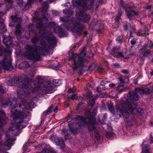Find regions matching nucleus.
Returning a JSON list of instances; mask_svg holds the SVG:
<instances>
[{"mask_svg": "<svg viewBox=\"0 0 153 153\" xmlns=\"http://www.w3.org/2000/svg\"><path fill=\"white\" fill-rule=\"evenodd\" d=\"M34 74L33 71L25 75V79L22 81L20 83V88L17 89V95L18 97L20 99L23 100L21 104L19 105L18 108L20 109L17 111L16 107L12 108L11 110L12 116L14 119L20 120L18 122H25L24 119L27 117H30V114L29 112L26 111V109L30 110L35 106V104L33 102L28 103L26 100H24V98L27 94L24 90L23 88H27L29 87L30 82L34 76Z\"/></svg>", "mask_w": 153, "mask_h": 153, "instance_id": "1", "label": "nucleus"}, {"mask_svg": "<svg viewBox=\"0 0 153 153\" xmlns=\"http://www.w3.org/2000/svg\"><path fill=\"white\" fill-rule=\"evenodd\" d=\"M151 90L148 87H144L142 88H136L135 91L130 92V98L128 99L124 98L121 103L116 106L115 110L111 105L108 106V108L111 112L113 114L118 116L119 117H123L125 118H128L130 116V114H132L134 109V107L131 104V102L130 101H137L139 100L138 94H140L145 93L146 94H150Z\"/></svg>", "mask_w": 153, "mask_h": 153, "instance_id": "2", "label": "nucleus"}, {"mask_svg": "<svg viewBox=\"0 0 153 153\" xmlns=\"http://www.w3.org/2000/svg\"><path fill=\"white\" fill-rule=\"evenodd\" d=\"M45 34L42 36V39L40 42V45L38 46H32L30 45H26L25 49L26 51L24 54V56L27 59L35 61L38 60L40 55L45 54L49 53L50 47L46 44L48 42L51 47L53 48L56 45V40L54 36H52L49 37H45Z\"/></svg>", "mask_w": 153, "mask_h": 153, "instance_id": "3", "label": "nucleus"}, {"mask_svg": "<svg viewBox=\"0 0 153 153\" xmlns=\"http://www.w3.org/2000/svg\"><path fill=\"white\" fill-rule=\"evenodd\" d=\"M94 1L93 0H72L73 5L70 6V8L69 10L64 9L63 12L65 15H73L74 12L72 10L76 7V16L77 19L82 21L88 22L90 16L82 10L91 8Z\"/></svg>", "mask_w": 153, "mask_h": 153, "instance_id": "4", "label": "nucleus"}, {"mask_svg": "<svg viewBox=\"0 0 153 153\" xmlns=\"http://www.w3.org/2000/svg\"><path fill=\"white\" fill-rule=\"evenodd\" d=\"M97 111V108H94L91 115L90 110H86L82 116H79L75 119L76 123L80 126L86 125L88 126L89 129H94L95 128L94 125L96 121L94 115L96 114Z\"/></svg>", "mask_w": 153, "mask_h": 153, "instance_id": "5", "label": "nucleus"}, {"mask_svg": "<svg viewBox=\"0 0 153 153\" xmlns=\"http://www.w3.org/2000/svg\"><path fill=\"white\" fill-rule=\"evenodd\" d=\"M85 47H83L79 54L72 53L69 57L70 62L71 63V67L74 70L80 67L84 66L88 62V60L83 57L86 55Z\"/></svg>", "mask_w": 153, "mask_h": 153, "instance_id": "6", "label": "nucleus"}, {"mask_svg": "<svg viewBox=\"0 0 153 153\" xmlns=\"http://www.w3.org/2000/svg\"><path fill=\"white\" fill-rule=\"evenodd\" d=\"M69 18L67 16L60 17V20L62 22H68V25L66 26L67 28L79 36L82 32L84 27L79 20L72 18L69 20Z\"/></svg>", "mask_w": 153, "mask_h": 153, "instance_id": "7", "label": "nucleus"}, {"mask_svg": "<svg viewBox=\"0 0 153 153\" xmlns=\"http://www.w3.org/2000/svg\"><path fill=\"white\" fill-rule=\"evenodd\" d=\"M46 20V19L44 18L40 19L39 20L40 23L36 24V27L38 28H40L42 30H43L46 29V27L47 26L51 28H53L54 32L59 34L61 36H66L68 35V33L67 32L63 30L55 22H51L49 25H48L47 24L42 22L43 20Z\"/></svg>", "mask_w": 153, "mask_h": 153, "instance_id": "8", "label": "nucleus"}, {"mask_svg": "<svg viewBox=\"0 0 153 153\" xmlns=\"http://www.w3.org/2000/svg\"><path fill=\"white\" fill-rule=\"evenodd\" d=\"M3 50L0 47V56L3 54ZM4 69L5 70L12 71L13 69V67L12 65L11 60L10 58H4L1 61H0V71Z\"/></svg>", "mask_w": 153, "mask_h": 153, "instance_id": "9", "label": "nucleus"}, {"mask_svg": "<svg viewBox=\"0 0 153 153\" xmlns=\"http://www.w3.org/2000/svg\"><path fill=\"white\" fill-rule=\"evenodd\" d=\"M13 134H6V141L2 145V148L6 150H9L11 148V146L13 145L12 142L15 141L16 140V138L15 137L17 134H15V135H11Z\"/></svg>", "mask_w": 153, "mask_h": 153, "instance_id": "10", "label": "nucleus"}, {"mask_svg": "<svg viewBox=\"0 0 153 153\" xmlns=\"http://www.w3.org/2000/svg\"><path fill=\"white\" fill-rule=\"evenodd\" d=\"M50 139L53 143L56 145H59L62 150L63 151L64 149L65 145L63 140L62 139H59L55 135L53 134L51 136Z\"/></svg>", "mask_w": 153, "mask_h": 153, "instance_id": "11", "label": "nucleus"}, {"mask_svg": "<svg viewBox=\"0 0 153 153\" xmlns=\"http://www.w3.org/2000/svg\"><path fill=\"white\" fill-rule=\"evenodd\" d=\"M54 85L52 84L50 81H48L44 85L42 90V92L45 93H51L54 91Z\"/></svg>", "mask_w": 153, "mask_h": 153, "instance_id": "12", "label": "nucleus"}, {"mask_svg": "<svg viewBox=\"0 0 153 153\" xmlns=\"http://www.w3.org/2000/svg\"><path fill=\"white\" fill-rule=\"evenodd\" d=\"M7 119L4 112L0 110V127L6 124Z\"/></svg>", "mask_w": 153, "mask_h": 153, "instance_id": "13", "label": "nucleus"}, {"mask_svg": "<svg viewBox=\"0 0 153 153\" xmlns=\"http://www.w3.org/2000/svg\"><path fill=\"white\" fill-rule=\"evenodd\" d=\"M141 147L142 151L141 153H150V149L149 145L147 144L146 142H143Z\"/></svg>", "mask_w": 153, "mask_h": 153, "instance_id": "14", "label": "nucleus"}, {"mask_svg": "<svg viewBox=\"0 0 153 153\" xmlns=\"http://www.w3.org/2000/svg\"><path fill=\"white\" fill-rule=\"evenodd\" d=\"M42 82V80L41 79V77H39L37 78V84L34 83L35 84V88L32 90L33 92H35L39 90L40 88L41 84Z\"/></svg>", "mask_w": 153, "mask_h": 153, "instance_id": "15", "label": "nucleus"}, {"mask_svg": "<svg viewBox=\"0 0 153 153\" xmlns=\"http://www.w3.org/2000/svg\"><path fill=\"white\" fill-rule=\"evenodd\" d=\"M119 79L120 80V84L118 85L116 87V88L119 92H121L124 91L125 90L123 86L124 84L125 83V82L124 80L121 78H119Z\"/></svg>", "mask_w": 153, "mask_h": 153, "instance_id": "16", "label": "nucleus"}, {"mask_svg": "<svg viewBox=\"0 0 153 153\" xmlns=\"http://www.w3.org/2000/svg\"><path fill=\"white\" fill-rule=\"evenodd\" d=\"M3 38V42L6 46H9L11 44V38L10 36L7 37L5 36H4Z\"/></svg>", "mask_w": 153, "mask_h": 153, "instance_id": "17", "label": "nucleus"}, {"mask_svg": "<svg viewBox=\"0 0 153 153\" xmlns=\"http://www.w3.org/2000/svg\"><path fill=\"white\" fill-rule=\"evenodd\" d=\"M127 12V15L128 18L130 19H131L134 15H137L138 13L133 10H130V9L129 8L128 10H125Z\"/></svg>", "mask_w": 153, "mask_h": 153, "instance_id": "18", "label": "nucleus"}, {"mask_svg": "<svg viewBox=\"0 0 153 153\" xmlns=\"http://www.w3.org/2000/svg\"><path fill=\"white\" fill-rule=\"evenodd\" d=\"M25 127V126H23L22 124H12L11 126L9 128V130H14L19 128H22Z\"/></svg>", "mask_w": 153, "mask_h": 153, "instance_id": "19", "label": "nucleus"}, {"mask_svg": "<svg viewBox=\"0 0 153 153\" xmlns=\"http://www.w3.org/2000/svg\"><path fill=\"white\" fill-rule=\"evenodd\" d=\"M29 66V63L26 61L22 62L19 65V68L20 69H25Z\"/></svg>", "mask_w": 153, "mask_h": 153, "instance_id": "20", "label": "nucleus"}, {"mask_svg": "<svg viewBox=\"0 0 153 153\" xmlns=\"http://www.w3.org/2000/svg\"><path fill=\"white\" fill-rule=\"evenodd\" d=\"M22 30L21 25L20 24H18L16 27V34L17 36L18 35H20Z\"/></svg>", "mask_w": 153, "mask_h": 153, "instance_id": "21", "label": "nucleus"}, {"mask_svg": "<svg viewBox=\"0 0 153 153\" xmlns=\"http://www.w3.org/2000/svg\"><path fill=\"white\" fill-rule=\"evenodd\" d=\"M39 40V37L37 36H36L32 38L31 41L33 44L35 45L38 42Z\"/></svg>", "mask_w": 153, "mask_h": 153, "instance_id": "22", "label": "nucleus"}, {"mask_svg": "<svg viewBox=\"0 0 153 153\" xmlns=\"http://www.w3.org/2000/svg\"><path fill=\"white\" fill-rule=\"evenodd\" d=\"M13 1L11 0H5V3L7 8H10L12 6Z\"/></svg>", "mask_w": 153, "mask_h": 153, "instance_id": "23", "label": "nucleus"}, {"mask_svg": "<svg viewBox=\"0 0 153 153\" xmlns=\"http://www.w3.org/2000/svg\"><path fill=\"white\" fill-rule=\"evenodd\" d=\"M17 99L15 98L13 99L12 102H7L6 104L7 105H10V106H13L16 104Z\"/></svg>", "mask_w": 153, "mask_h": 153, "instance_id": "24", "label": "nucleus"}, {"mask_svg": "<svg viewBox=\"0 0 153 153\" xmlns=\"http://www.w3.org/2000/svg\"><path fill=\"white\" fill-rule=\"evenodd\" d=\"M86 98L88 100H89L91 98H96L97 97L96 96H93L92 93L91 92H88L86 96Z\"/></svg>", "mask_w": 153, "mask_h": 153, "instance_id": "25", "label": "nucleus"}, {"mask_svg": "<svg viewBox=\"0 0 153 153\" xmlns=\"http://www.w3.org/2000/svg\"><path fill=\"white\" fill-rule=\"evenodd\" d=\"M122 15V12H119L117 16L115 18V22L118 24L119 22V19H120Z\"/></svg>", "mask_w": 153, "mask_h": 153, "instance_id": "26", "label": "nucleus"}, {"mask_svg": "<svg viewBox=\"0 0 153 153\" xmlns=\"http://www.w3.org/2000/svg\"><path fill=\"white\" fill-rule=\"evenodd\" d=\"M105 137L108 139H112L117 137L116 134H105Z\"/></svg>", "mask_w": 153, "mask_h": 153, "instance_id": "27", "label": "nucleus"}, {"mask_svg": "<svg viewBox=\"0 0 153 153\" xmlns=\"http://www.w3.org/2000/svg\"><path fill=\"white\" fill-rule=\"evenodd\" d=\"M115 56L117 58H125L123 54V53L122 52L117 53Z\"/></svg>", "mask_w": 153, "mask_h": 153, "instance_id": "28", "label": "nucleus"}, {"mask_svg": "<svg viewBox=\"0 0 153 153\" xmlns=\"http://www.w3.org/2000/svg\"><path fill=\"white\" fill-rule=\"evenodd\" d=\"M53 83L57 85V86L61 85L62 84V82L59 79H53Z\"/></svg>", "mask_w": 153, "mask_h": 153, "instance_id": "29", "label": "nucleus"}, {"mask_svg": "<svg viewBox=\"0 0 153 153\" xmlns=\"http://www.w3.org/2000/svg\"><path fill=\"white\" fill-rule=\"evenodd\" d=\"M96 98H91L89 100V104L91 106H93L95 103V99Z\"/></svg>", "mask_w": 153, "mask_h": 153, "instance_id": "30", "label": "nucleus"}, {"mask_svg": "<svg viewBox=\"0 0 153 153\" xmlns=\"http://www.w3.org/2000/svg\"><path fill=\"white\" fill-rule=\"evenodd\" d=\"M54 107V105H51V106L49 107L48 110L46 112V115H48L50 114L51 111V109L53 108Z\"/></svg>", "mask_w": 153, "mask_h": 153, "instance_id": "31", "label": "nucleus"}, {"mask_svg": "<svg viewBox=\"0 0 153 153\" xmlns=\"http://www.w3.org/2000/svg\"><path fill=\"white\" fill-rule=\"evenodd\" d=\"M10 18L14 22H16L18 21V18L16 16H11Z\"/></svg>", "mask_w": 153, "mask_h": 153, "instance_id": "32", "label": "nucleus"}, {"mask_svg": "<svg viewBox=\"0 0 153 153\" xmlns=\"http://www.w3.org/2000/svg\"><path fill=\"white\" fill-rule=\"evenodd\" d=\"M78 96L75 94L71 95L69 98L72 100H76L78 98Z\"/></svg>", "mask_w": 153, "mask_h": 153, "instance_id": "33", "label": "nucleus"}, {"mask_svg": "<svg viewBox=\"0 0 153 153\" xmlns=\"http://www.w3.org/2000/svg\"><path fill=\"white\" fill-rule=\"evenodd\" d=\"M151 53L149 51V50H146V51L144 53V55L145 56H148V55H151Z\"/></svg>", "mask_w": 153, "mask_h": 153, "instance_id": "34", "label": "nucleus"}, {"mask_svg": "<svg viewBox=\"0 0 153 153\" xmlns=\"http://www.w3.org/2000/svg\"><path fill=\"white\" fill-rule=\"evenodd\" d=\"M64 137L66 140H70L72 138L71 134H65Z\"/></svg>", "mask_w": 153, "mask_h": 153, "instance_id": "35", "label": "nucleus"}, {"mask_svg": "<svg viewBox=\"0 0 153 153\" xmlns=\"http://www.w3.org/2000/svg\"><path fill=\"white\" fill-rule=\"evenodd\" d=\"M76 90V88L75 87L72 88H70L68 89V92L70 93L73 92Z\"/></svg>", "mask_w": 153, "mask_h": 153, "instance_id": "36", "label": "nucleus"}, {"mask_svg": "<svg viewBox=\"0 0 153 153\" xmlns=\"http://www.w3.org/2000/svg\"><path fill=\"white\" fill-rule=\"evenodd\" d=\"M101 85H99L98 86L96 89V91H97L98 92H100L101 91V89H102V88H103L102 87V88L101 87Z\"/></svg>", "mask_w": 153, "mask_h": 153, "instance_id": "37", "label": "nucleus"}, {"mask_svg": "<svg viewBox=\"0 0 153 153\" xmlns=\"http://www.w3.org/2000/svg\"><path fill=\"white\" fill-rule=\"evenodd\" d=\"M95 135V137L96 140H98L100 139V134H94Z\"/></svg>", "mask_w": 153, "mask_h": 153, "instance_id": "38", "label": "nucleus"}, {"mask_svg": "<svg viewBox=\"0 0 153 153\" xmlns=\"http://www.w3.org/2000/svg\"><path fill=\"white\" fill-rule=\"evenodd\" d=\"M112 65L115 68H119L120 67L119 64L117 63H114L112 64Z\"/></svg>", "mask_w": 153, "mask_h": 153, "instance_id": "39", "label": "nucleus"}, {"mask_svg": "<svg viewBox=\"0 0 153 153\" xmlns=\"http://www.w3.org/2000/svg\"><path fill=\"white\" fill-rule=\"evenodd\" d=\"M42 6L45 10L47 9L48 7V4L46 3H44L43 4H42Z\"/></svg>", "mask_w": 153, "mask_h": 153, "instance_id": "40", "label": "nucleus"}, {"mask_svg": "<svg viewBox=\"0 0 153 153\" xmlns=\"http://www.w3.org/2000/svg\"><path fill=\"white\" fill-rule=\"evenodd\" d=\"M137 111L138 112L140 113H143V110L141 108H138L137 109Z\"/></svg>", "mask_w": 153, "mask_h": 153, "instance_id": "41", "label": "nucleus"}, {"mask_svg": "<svg viewBox=\"0 0 153 153\" xmlns=\"http://www.w3.org/2000/svg\"><path fill=\"white\" fill-rule=\"evenodd\" d=\"M7 84L9 85H12V79H10L8 80L7 82Z\"/></svg>", "mask_w": 153, "mask_h": 153, "instance_id": "42", "label": "nucleus"}, {"mask_svg": "<svg viewBox=\"0 0 153 153\" xmlns=\"http://www.w3.org/2000/svg\"><path fill=\"white\" fill-rule=\"evenodd\" d=\"M107 83V81H102L100 83V85H101V86H102V87H103V86L104 85V84H106Z\"/></svg>", "mask_w": 153, "mask_h": 153, "instance_id": "43", "label": "nucleus"}, {"mask_svg": "<svg viewBox=\"0 0 153 153\" xmlns=\"http://www.w3.org/2000/svg\"><path fill=\"white\" fill-rule=\"evenodd\" d=\"M143 31H140L137 33V35L138 36H143V33H142Z\"/></svg>", "mask_w": 153, "mask_h": 153, "instance_id": "44", "label": "nucleus"}, {"mask_svg": "<svg viewBox=\"0 0 153 153\" xmlns=\"http://www.w3.org/2000/svg\"><path fill=\"white\" fill-rule=\"evenodd\" d=\"M70 6V4L69 3H66L64 5V6L65 7H68L69 6Z\"/></svg>", "mask_w": 153, "mask_h": 153, "instance_id": "45", "label": "nucleus"}, {"mask_svg": "<svg viewBox=\"0 0 153 153\" xmlns=\"http://www.w3.org/2000/svg\"><path fill=\"white\" fill-rule=\"evenodd\" d=\"M117 84H114V83H112V84H109V86L110 87L113 88L114 86H115Z\"/></svg>", "mask_w": 153, "mask_h": 153, "instance_id": "46", "label": "nucleus"}, {"mask_svg": "<svg viewBox=\"0 0 153 153\" xmlns=\"http://www.w3.org/2000/svg\"><path fill=\"white\" fill-rule=\"evenodd\" d=\"M136 43V42L135 40H131L130 42L131 44L132 45H134Z\"/></svg>", "mask_w": 153, "mask_h": 153, "instance_id": "47", "label": "nucleus"}, {"mask_svg": "<svg viewBox=\"0 0 153 153\" xmlns=\"http://www.w3.org/2000/svg\"><path fill=\"white\" fill-rule=\"evenodd\" d=\"M122 72L124 74H128V71L126 69H124L122 70Z\"/></svg>", "mask_w": 153, "mask_h": 153, "instance_id": "48", "label": "nucleus"}, {"mask_svg": "<svg viewBox=\"0 0 153 153\" xmlns=\"http://www.w3.org/2000/svg\"><path fill=\"white\" fill-rule=\"evenodd\" d=\"M4 91V90L2 88V87H0V92L3 93Z\"/></svg>", "mask_w": 153, "mask_h": 153, "instance_id": "49", "label": "nucleus"}, {"mask_svg": "<svg viewBox=\"0 0 153 153\" xmlns=\"http://www.w3.org/2000/svg\"><path fill=\"white\" fill-rule=\"evenodd\" d=\"M83 104V103L82 102H80L77 105V108H79L80 107V106Z\"/></svg>", "mask_w": 153, "mask_h": 153, "instance_id": "50", "label": "nucleus"}, {"mask_svg": "<svg viewBox=\"0 0 153 153\" xmlns=\"http://www.w3.org/2000/svg\"><path fill=\"white\" fill-rule=\"evenodd\" d=\"M147 48V45H144V46L143 47V48H142V51H144L145 49H146Z\"/></svg>", "mask_w": 153, "mask_h": 153, "instance_id": "51", "label": "nucleus"}, {"mask_svg": "<svg viewBox=\"0 0 153 153\" xmlns=\"http://www.w3.org/2000/svg\"><path fill=\"white\" fill-rule=\"evenodd\" d=\"M47 153H56L55 151H51L49 152L48 150V151Z\"/></svg>", "mask_w": 153, "mask_h": 153, "instance_id": "52", "label": "nucleus"}, {"mask_svg": "<svg viewBox=\"0 0 153 153\" xmlns=\"http://www.w3.org/2000/svg\"><path fill=\"white\" fill-rule=\"evenodd\" d=\"M151 7L150 6H147L146 7V9L148 10L151 9Z\"/></svg>", "mask_w": 153, "mask_h": 153, "instance_id": "53", "label": "nucleus"}, {"mask_svg": "<svg viewBox=\"0 0 153 153\" xmlns=\"http://www.w3.org/2000/svg\"><path fill=\"white\" fill-rule=\"evenodd\" d=\"M4 15V13H0V18L3 16Z\"/></svg>", "mask_w": 153, "mask_h": 153, "instance_id": "54", "label": "nucleus"}, {"mask_svg": "<svg viewBox=\"0 0 153 153\" xmlns=\"http://www.w3.org/2000/svg\"><path fill=\"white\" fill-rule=\"evenodd\" d=\"M33 0H29L28 1V3L30 4H32L33 3Z\"/></svg>", "mask_w": 153, "mask_h": 153, "instance_id": "55", "label": "nucleus"}, {"mask_svg": "<svg viewBox=\"0 0 153 153\" xmlns=\"http://www.w3.org/2000/svg\"><path fill=\"white\" fill-rule=\"evenodd\" d=\"M124 29L125 30H127L128 29V27L127 25H125L124 26Z\"/></svg>", "mask_w": 153, "mask_h": 153, "instance_id": "56", "label": "nucleus"}, {"mask_svg": "<svg viewBox=\"0 0 153 153\" xmlns=\"http://www.w3.org/2000/svg\"><path fill=\"white\" fill-rule=\"evenodd\" d=\"M58 108L57 107H56L55 108L53 109V111L56 112Z\"/></svg>", "mask_w": 153, "mask_h": 153, "instance_id": "57", "label": "nucleus"}, {"mask_svg": "<svg viewBox=\"0 0 153 153\" xmlns=\"http://www.w3.org/2000/svg\"><path fill=\"white\" fill-rule=\"evenodd\" d=\"M0 153H9L8 152H7L5 151H1L0 152Z\"/></svg>", "mask_w": 153, "mask_h": 153, "instance_id": "58", "label": "nucleus"}, {"mask_svg": "<svg viewBox=\"0 0 153 153\" xmlns=\"http://www.w3.org/2000/svg\"><path fill=\"white\" fill-rule=\"evenodd\" d=\"M149 48L151 49L152 48H153V43H152L151 45L149 46Z\"/></svg>", "mask_w": 153, "mask_h": 153, "instance_id": "59", "label": "nucleus"}, {"mask_svg": "<svg viewBox=\"0 0 153 153\" xmlns=\"http://www.w3.org/2000/svg\"><path fill=\"white\" fill-rule=\"evenodd\" d=\"M149 125L151 126H152L153 125V122H151L150 123Z\"/></svg>", "mask_w": 153, "mask_h": 153, "instance_id": "60", "label": "nucleus"}, {"mask_svg": "<svg viewBox=\"0 0 153 153\" xmlns=\"http://www.w3.org/2000/svg\"><path fill=\"white\" fill-rule=\"evenodd\" d=\"M1 24L2 25L3 27H4L5 25L4 23L3 22H2L1 23Z\"/></svg>", "mask_w": 153, "mask_h": 153, "instance_id": "61", "label": "nucleus"}, {"mask_svg": "<svg viewBox=\"0 0 153 153\" xmlns=\"http://www.w3.org/2000/svg\"><path fill=\"white\" fill-rule=\"evenodd\" d=\"M40 126V125H39V126H36V129H37L38 128H39Z\"/></svg>", "mask_w": 153, "mask_h": 153, "instance_id": "62", "label": "nucleus"}, {"mask_svg": "<svg viewBox=\"0 0 153 153\" xmlns=\"http://www.w3.org/2000/svg\"><path fill=\"white\" fill-rule=\"evenodd\" d=\"M107 115V114H104V117H106Z\"/></svg>", "mask_w": 153, "mask_h": 153, "instance_id": "63", "label": "nucleus"}, {"mask_svg": "<svg viewBox=\"0 0 153 153\" xmlns=\"http://www.w3.org/2000/svg\"><path fill=\"white\" fill-rule=\"evenodd\" d=\"M151 74L152 75H153V71L152 72H151Z\"/></svg>", "mask_w": 153, "mask_h": 153, "instance_id": "64", "label": "nucleus"}]
</instances>
